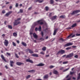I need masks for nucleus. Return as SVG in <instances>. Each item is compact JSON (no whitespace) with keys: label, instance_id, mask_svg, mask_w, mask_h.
I'll list each match as a JSON object with an SVG mask.
<instances>
[{"label":"nucleus","instance_id":"f257e3e1","mask_svg":"<svg viewBox=\"0 0 80 80\" xmlns=\"http://www.w3.org/2000/svg\"><path fill=\"white\" fill-rule=\"evenodd\" d=\"M38 24H40V25H42L43 24V19H41L40 20H39L38 22H35L33 24V25H34V26H36Z\"/></svg>","mask_w":80,"mask_h":80},{"label":"nucleus","instance_id":"f03ea898","mask_svg":"<svg viewBox=\"0 0 80 80\" xmlns=\"http://www.w3.org/2000/svg\"><path fill=\"white\" fill-rule=\"evenodd\" d=\"M73 56V53H72L67 55L66 58H71V57H72Z\"/></svg>","mask_w":80,"mask_h":80},{"label":"nucleus","instance_id":"7ed1b4c3","mask_svg":"<svg viewBox=\"0 0 80 80\" xmlns=\"http://www.w3.org/2000/svg\"><path fill=\"white\" fill-rule=\"evenodd\" d=\"M80 12V10H77L73 11L72 13H71V14L72 15H74V14H75V13H78Z\"/></svg>","mask_w":80,"mask_h":80},{"label":"nucleus","instance_id":"20e7f679","mask_svg":"<svg viewBox=\"0 0 80 80\" xmlns=\"http://www.w3.org/2000/svg\"><path fill=\"white\" fill-rule=\"evenodd\" d=\"M19 23H20V22H18L17 20H15V22H14V25L15 26V25H17L19 24Z\"/></svg>","mask_w":80,"mask_h":80},{"label":"nucleus","instance_id":"39448f33","mask_svg":"<svg viewBox=\"0 0 80 80\" xmlns=\"http://www.w3.org/2000/svg\"><path fill=\"white\" fill-rule=\"evenodd\" d=\"M4 45L5 46H6V47H7L8 46V40L5 39V42H4Z\"/></svg>","mask_w":80,"mask_h":80},{"label":"nucleus","instance_id":"423d86ee","mask_svg":"<svg viewBox=\"0 0 80 80\" xmlns=\"http://www.w3.org/2000/svg\"><path fill=\"white\" fill-rule=\"evenodd\" d=\"M35 30L36 31H39V32H40V31H41L42 30V28L41 27V26H39V27L38 28H36Z\"/></svg>","mask_w":80,"mask_h":80},{"label":"nucleus","instance_id":"0eeeda50","mask_svg":"<svg viewBox=\"0 0 80 80\" xmlns=\"http://www.w3.org/2000/svg\"><path fill=\"white\" fill-rule=\"evenodd\" d=\"M65 53V51L63 50H61L59 51L58 52V54L59 53H61V54H63Z\"/></svg>","mask_w":80,"mask_h":80},{"label":"nucleus","instance_id":"6e6552de","mask_svg":"<svg viewBox=\"0 0 80 80\" xmlns=\"http://www.w3.org/2000/svg\"><path fill=\"white\" fill-rule=\"evenodd\" d=\"M44 65L45 64H44L40 63L38 64H37L36 66H37V67H43V66H44Z\"/></svg>","mask_w":80,"mask_h":80},{"label":"nucleus","instance_id":"1a4fd4ad","mask_svg":"<svg viewBox=\"0 0 80 80\" xmlns=\"http://www.w3.org/2000/svg\"><path fill=\"white\" fill-rule=\"evenodd\" d=\"M16 64L17 65H18L19 66H20L21 65H24V63L19 62H17L16 63Z\"/></svg>","mask_w":80,"mask_h":80},{"label":"nucleus","instance_id":"9d476101","mask_svg":"<svg viewBox=\"0 0 80 80\" xmlns=\"http://www.w3.org/2000/svg\"><path fill=\"white\" fill-rule=\"evenodd\" d=\"M1 57L2 58V60H3L5 62H7L6 60H5V57L2 54L1 55Z\"/></svg>","mask_w":80,"mask_h":80},{"label":"nucleus","instance_id":"9b49d317","mask_svg":"<svg viewBox=\"0 0 80 80\" xmlns=\"http://www.w3.org/2000/svg\"><path fill=\"white\" fill-rule=\"evenodd\" d=\"M26 61L27 62H30V63H33V62L32 60L29 59H26Z\"/></svg>","mask_w":80,"mask_h":80},{"label":"nucleus","instance_id":"f8f14e48","mask_svg":"<svg viewBox=\"0 0 80 80\" xmlns=\"http://www.w3.org/2000/svg\"><path fill=\"white\" fill-rule=\"evenodd\" d=\"M33 37H34V38H35V39H37L38 38V36H37V35L35 33H33Z\"/></svg>","mask_w":80,"mask_h":80},{"label":"nucleus","instance_id":"ddd939ff","mask_svg":"<svg viewBox=\"0 0 80 80\" xmlns=\"http://www.w3.org/2000/svg\"><path fill=\"white\" fill-rule=\"evenodd\" d=\"M73 45V43L71 42H69L66 44V46L68 47V46H70V45Z\"/></svg>","mask_w":80,"mask_h":80},{"label":"nucleus","instance_id":"4468645a","mask_svg":"<svg viewBox=\"0 0 80 80\" xmlns=\"http://www.w3.org/2000/svg\"><path fill=\"white\" fill-rule=\"evenodd\" d=\"M56 18H57V16H54L52 17L51 18V19L52 20H55V19H56Z\"/></svg>","mask_w":80,"mask_h":80},{"label":"nucleus","instance_id":"2eb2a0df","mask_svg":"<svg viewBox=\"0 0 80 80\" xmlns=\"http://www.w3.org/2000/svg\"><path fill=\"white\" fill-rule=\"evenodd\" d=\"M32 57H38V54H33L32 55Z\"/></svg>","mask_w":80,"mask_h":80},{"label":"nucleus","instance_id":"dca6fc26","mask_svg":"<svg viewBox=\"0 0 80 80\" xmlns=\"http://www.w3.org/2000/svg\"><path fill=\"white\" fill-rule=\"evenodd\" d=\"M10 65L11 67H13V63H14V62L12 61H10Z\"/></svg>","mask_w":80,"mask_h":80},{"label":"nucleus","instance_id":"f3484780","mask_svg":"<svg viewBox=\"0 0 80 80\" xmlns=\"http://www.w3.org/2000/svg\"><path fill=\"white\" fill-rule=\"evenodd\" d=\"M58 29H56L54 31V33L53 34V35H56V33H57V31Z\"/></svg>","mask_w":80,"mask_h":80},{"label":"nucleus","instance_id":"a211bd4d","mask_svg":"<svg viewBox=\"0 0 80 80\" xmlns=\"http://www.w3.org/2000/svg\"><path fill=\"white\" fill-rule=\"evenodd\" d=\"M28 51H29V53H33V51H32V50L31 49H28Z\"/></svg>","mask_w":80,"mask_h":80},{"label":"nucleus","instance_id":"6ab92c4d","mask_svg":"<svg viewBox=\"0 0 80 80\" xmlns=\"http://www.w3.org/2000/svg\"><path fill=\"white\" fill-rule=\"evenodd\" d=\"M22 44L24 47H27V44H26L25 42H22Z\"/></svg>","mask_w":80,"mask_h":80},{"label":"nucleus","instance_id":"aec40b11","mask_svg":"<svg viewBox=\"0 0 80 80\" xmlns=\"http://www.w3.org/2000/svg\"><path fill=\"white\" fill-rule=\"evenodd\" d=\"M13 36L15 37H17V34L15 32L13 33Z\"/></svg>","mask_w":80,"mask_h":80},{"label":"nucleus","instance_id":"412c9836","mask_svg":"<svg viewBox=\"0 0 80 80\" xmlns=\"http://www.w3.org/2000/svg\"><path fill=\"white\" fill-rule=\"evenodd\" d=\"M37 2H38L39 3H42L43 2V0H37Z\"/></svg>","mask_w":80,"mask_h":80},{"label":"nucleus","instance_id":"4be33fe9","mask_svg":"<svg viewBox=\"0 0 80 80\" xmlns=\"http://www.w3.org/2000/svg\"><path fill=\"white\" fill-rule=\"evenodd\" d=\"M72 34H71L70 35L68 36L67 37V38H68V39H69V38H72Z\"/></svg>","mask_w":80,"mask_h":80},{"label":"nucleus","instance_id":"5701e85b","mask_svg":"<svg viewBox=\"0 0 80 80\" xmlns=\"http://www.w3.org/2000/svg\"><path fill=\"white\" fill-rule=\"evenodd\" d=\"M35 71L34 70H32L28 71V72H30V73H32V72H35Z\"/></svg>","mask_w":80,"mask_h":80},{"label":"nucleus","instance_id":"b1692460","mask_svg":"<svg viewBox=\"0 0 80 80\" xmlns=\"http://www.w3.org/2000/svg\"><path fill=\"white\" fill-rule=\"evenodd\" d=\"M77 26V24L76 23H75L72 25V26H71V27L72 28H74L75 27Z\"/></svg>","mask_w":80,"mask_h":80},{"label":"nucleus","instance_id":"393cba45","mask_svg":"<svg viewBox=\"0 0 80 80\" xmlns=\"http://www.w3.org/2000/svg\"><path fill=\"white\" fill-rule=\"evenodd\" d=\"M48 75H46L44 77V79H45L46 78H48Z\"/></svg>","mask_w":80,"mask_h":80},{"label":"nucleus","instance_id":"a878e982","mask_svg":"<svg viewBox=\"0 0 80 80\" xmlns=\"http://www.w3.org/2000/svg\"><path fill=\"white\" fill-rule=\"evenodd\" d=\"M60 18H65V16L64 15H62L60 17Z\"/></svg>","mask_w":80,"mask_h":80},{"label":"nucleus","instance_id":"bb28decb","mask_svg":"<svg viewBox=\"0 0 80 80\" xmlns=\"http://www.w3.org/2000/svg\"><path fill=\"white\" fill-rule=\"evenodd\" d=\"M53 73H54V74H57V73H58V72L57 71V70H55V71H54V72H53Z\"/></svg>","mask_w":80,"mask_h":80},{"label":"nucleus","instance_id":"cd10ccee","mask_svg":"<svg viewBox=\"0 0 80 80\" xmlns=\"http://www.w3.org/2000/svg\"><path fill=\"white\" fill-rule=\"evenodd\" d=\"M42 50L43 51H45V50H46V47H44L42 48Z\"/></svg>","mask_w":80,"mask_h":80},{"label":"nucleus","instance_id":"c85d7f7f","mask_svg":"<svg viewBox=\"0 0 80 80\" xmlns=\"http://www.w3.org/2000/svg\"><path fill=\"white\" fill-rule=\"evenodd\" d=\"M8 28L9 29H12V27L11 25H8Z\"/></svg>","mask_w":80,"mask_h":80},{"label":"nucleus","instance_id":"c756f323","mask_svg":"<svg viewBox=\"0 0 80 80\" xmlns=\"http://www.w3.org/2000/svg\"><path fill=\"white\" fill-rule=\"evenodd\" d=\"M12 45L14 46V47H16V43H15L14 42H12Z\"/></svg>","mask_w":80,"mask_h":80},{"label":"nucleus","instance_id":"7c9ffc66","mask_svg":"<svg viewBox=\"0 0 80 80\" xmlns=\"http://www.w3.org/2000/svg\"><path fill=\"white\" fill-rule=\"evenodd\" d=\"M71 47H69L66 48V50H70L71 49Z\"/></svg>","mask_w":80,"mask_h":80},{"label":"nucleus","instance_id":"2f4dec72","mask_svg":"<svg viewBox=\"0 0 80 80\" xmlns=\"http://www.w3.org/2000/svg\"><path fill=\"white\" fill-rule=\"evenodd\" d=\"M80 79V73L78 74V77L77 80H79Z\"/></svg>","mask_w":80,"mask_h":80},{"label":"nucleus","instance_id":"473e14b6","mask_svg":"<svg viewBox=\"0 0 80 80\" xmlns=\"http://www.w3.org/2000/svg\"><path fill=\"white\" fill-rule=\"evenodd\" d=\"M45 9L46 11H48V7L46 6L45 7Z\"/></svg>","mask_w":80,"mask_h":80},{"label":"nucleus","instance_id":"72a5a7b5","mask_svg":"<svg viewBox=\"0 0 80 80\" xmlns=\"http://www.w3.org/2000/svg\"><path fill=\"white\" fill-rule=\"evenodd\" d=\"M69 69H70V68H69L65 69V70H64L63 71V72H66L67 71H68V70H69Z\"/></svg>","mask_w":80,"mask_h":80},{"label":"nucleus","instance_id":"f704fd0d","mask_svg":"<svg viewBox=\"0 0 80 80\" xmlns=\"http://www.w3.org/2000/svg\"><path fill=\"white\" fill-rule=\"evenodd\" d=\"M68 63V61L64 62H63V64H67Z\"/></svg>","mask_w":80,"mask_h":80},{"label":"nucleus","instance_id":"c9c22d12","mask_svg":"<svg viewBox=\"0 0 80 80\" xmlns=\"http://www.w3.org/2000/svg\"><path fill=\"white\" fill-rule=\"evenodd\" d=\"M50 2H51V4H53L54 2L53 0H51Z\"/></svg>","mask_w":80,"mask_h":80},{"label":"nucleus","instance_id":"e433bc0d","mask_svg":"<svg viewBox=\"0 0 80 80\" xmlns=\"http://www.w3.org/2000/svg\"><path fill=\"white\" fill-rule=\"evenodd\" d=\"M73 73H75V72H70V75H72Z\"/></svg>","mask_w":80,"mask_h":80},{"label":"nucleus","instance_id":"4c0bfd02","mask_svg":"<svg viewBox=\"0 0 80 80\" xmlns=\"http://www.w3.org/2000/svg\"><path fill=\"white\" fill-rule=\"evenodd\" d=\"M30 77V75H28L27 77H26V79H28V78H29Z\"/></svg>","mask_w":80,"mask_h":80},{"label":"nucleus","instance_id":"58836bf2","mask_svg":"<svg viewBox=\"0 0 80 80\" xmlns=\"http://www.w3.org/2000/svg\"><path fill=\"white\" fill-rule=\"evenodd\" d=\"M15 56L16 58H18L19 57L18 56V55H17V54L16 53L15 54Z\"/></svg>","mask_w":80,"mask_h":80},{"label":"nucleus","instance_id":"ea45409f","mask_svg":"<svg viewBox=\"0 0 80 80\" xmlns=\"http://www.w3.org/2000/svg\"><path fill=\"white\" fill-rule=\"evenodd\" d=\"M53 67H54V66H52V65H51L49 67V68H53Z\"/></svg>","mask_w":80,"mask_h":80},{"label":"nucleus","instance_id":"a19ab883","mask_svg":"<svg viewBox=\"0 0 80 80\" xmlns=\"http://www.w3.org/2000/svg\"><path fill=\"white\" fill-rule=\"evenodd\" d=\"M78 55H75V56H74V58H78Z\"/></svg>","mask_w":80,"mask_h":80},{"label":"nucleus","instance_id":"79ce46f5","mask_svg":"<svg viewBox=\"0 0 80 80\" xmlns=\"http://www.w3.org/2000/svg\"><path fill=\"white\" fill-rule=\"evenodd\" d=\"M40 53L41 54H42V55H44V54H45V53L44 52H43V51H42L41 52H40Z\"/></svg>","mask_w":80,"mask_h":80},{"label":"nucleus","instance_id":"37998d69","mask_svg":"<svg viewBox=\"0 0 80 80\" xmlns=\"http://www.w3.org/2000/svg\"><path fill=\"white\" fill-rule=\"evenodd\" d=\"M20 13H23V10L22 9H20Z\"/></svg>","mask_w":80,"mask_h":80},{"label":"nucleus","instance_id":"c03bdc74","mask_svg":"<svg viewBox=\"0 0 80 80\" xmlns=\"http://www.w3.org/2000/svg\"><path fill=\"white\" fill-rule=\"evenodd\" d=\"M59 40H61V41H62V42H63V41H64V40H63V38H61L59 39Z\"/></svg>","mask_w":80,"mask_h":80},{"label":"nucleus","instance_id":"a18cd8bd","mask_svg":"<svg viewBox=\"0 0 80 80\" xmlns=\"http://www.w3.org/2000/svg\"><path fill=\"white\" fill-rule=\"evenodd\" d=\"M12 13V11H10L9 12H8V13L9 15H10V14H11V13Z\"/></svg>","mask_w":80,"mask_h":80},{"label":"nucleus","instance_id":"49530a36","mask_svg":"<svg viewBox=\"0 0 80 80\" xmlns=\"http://www.w3.org/2000/svg\"><path fill=\"white\" fill-rule=\"evenodd\" d=\"M41 34L42 37H43V32H42V31L41 32Z\"/></svg>","mask_w":80,"mask_h":80},{"label":"nucleus","instance_id":"de8ad7c7","mask_svg":"<svg viewBox=\"0 0 80 80\" xmlns=\"http://www.w3.org/2000/svg\"><path fill=\"white\" fill-rule=\"evenodd\" d=\"M76 36H80V33H76Z\"/></svg>","mask_w":80,"mask_h":80},{"label":"nucleus","instance_id":"09e8293b","mask_svg":"<svg viewBox=\"0 0 80 80\" xmlns=\"http://www.w3.org/2000/svg\"><path fill=\"white\" fill-rule=\"evenodd\" d=\"M18 3H16V7H18Z\"/></svg>","mask_w":80,"mask_h":80},{"label":"nucleus","instance_id":"8fccbe9b","mask_svg":"<svg viewBox=\"0 0 80 80\" xmlns=\"http://www.w3.org/2000/svg\"><path fill=\"white\" fill-rule=\"evenodd\" d=\"M71 28L70 27H68L66 28L67 30H70Z\"/></svg>","mask_w":80,"mask_h":80},{"label":"nucleus","instance_id":"3c124183","mask_svg":"<svg viewBox=\"0 0 80 80\" xmlns=\"http://www.w3.org/2000/svg\"><path fill=\"white\" fill-rule=\"evenodd\" d=\"M10 15V14L8 12L6 14V16H8Z\"/></svg>","mask_w":80,"mask_h":80},{"label":"nucleus","instance_id":"603ef678","mask_svg":"<svg viewBox=\"0 0 80 80\" xmlns=\"http://www.w3.org/2000/svg\"><path fill=\"white\" fill-rule=\"evenodd\" d=\"M21 20V18H18L17 19V20H17V21H19V20Z\"/></svg>","mask_w":80,"mask_h":80},{"label":"nucleus","instance_id":"864d4df0","mask_svg":"<svg viewBox=\"0 0 80 80\" xmlns=\"http://www.w3.org/2000/svg\"><path fill=\"white\" fill-rule=\"evenodd\" d=\"M2 13H5V10H3L2 12Z\"/></svg>","mask_w":80,"mask_h":80},{"label":"nucleus","instance_id":"5fc2aeb1","mask_svg":"<svg viewBox=\"0 0 80 80\" xmlns=\"http://www.w3.org/2000/svg\"><path fill=\"white\" fill-rule=\"evenodd\" d=\"M7 54L8 55L10 56V54L8 52H7Z\"/></svg>","mask_w":80,"mask_h":80},{"label":"nucleus","instance_id":"6e6d98bb","mask_svg":"<svg viewBox=\"0 0 80 80\" xmlns=\"http://www.w3.org/2000/svg\"><path fill=\"white\" fill-rule=\"evenodd\" d=\"M29 10H32V7H30L28 8Z\"/></svg>","mask_w":80,"mask_h":80},{"label":"nucleus","instance_id":"4d7b16f0","mask_svg":"<svg viewBox=\"0 0 80 80\" xmlns=\"http://www.w3.org/2000/svg\"><path fill=\"white\" fill-rule=\"evenodd\" d=\"M75 37V34H74L71 37L72 38H73V37Z\"/></svg>","mask_w":80,"mask_h":80},{"label":"nucleus","instance_id":"13d9d810","mask_svg":"<svg viewBox=\"0 0 80 80\" xmlns=\"http://www.w3.org/2000/svg\"><path fill=\"white\" fill-rule=\"evenodd\" d=\"M72 48H76V47H76V46H72Z\"/></svg>","mask_w":80,"mask_h":80},{"label":"nucleus","instance_id":"bf43d9fd","mask_svg":"<svg viewBox=\"0 0 80 80\" xmlns=\"http://www.w3.org/2000/svg\"><path fill=\"white\" fill-rule=\"evenodd\" d=\"M21 53H22V54H24V53H23V52H22V51H20V52Z\"/></svg>","mask_w":80,"mask_h":80},{"label":"nucleus","instance_id":"052dcab7","mask_svg":"<svg viewBox=\"0 0 80 80\" xmlns=\"http://www.w3.org/2000/svg\"><path fill=\"white\" fill-rule=\"evenodd\" d=\"M49 55H46V57H49Z\"/></svg>","mask_w":80,"mask_h":80},{"label":"nucleus","instance_id":"680f3d73","mask_svg":"<svg viewBox=\"0 0 80 80\" xmlns=\"http://www.w3.org/2000/svg\"><path fill=\"white\" fill-rule=\"evenodd\" d=\"M5 36V34H3L2 35V37H4Z\"/></svg>","mask_w":80,"mask_h":80},{"label":"nucleus","instance_id":"e2e57ef3","mask_svg":"<svg viewBox=\"0 0 80 80\" xmlns=\"http://www.w3.org/2000/svg\"><path fill=\"white\" fill-rule=\"evenodd\" d=\"M48 36H47L46 38H45V39H48Z\"/></svg>","mask_w":80,"mask_h":80},{"label":"nucleus","instance_id":"0e129e2a","mask_svg":"<svg viewBox=\"0 0 80 80\" xmlns=\"http://www.w3.org/2000/svg\"><path fill=\"white\" fill-rule=\"evenodd\" d=\"M5 68H6V69H8V67H7V66H5Z\"/></svg>","mask_w":80,"mask_h":80},{"label":"nucleus","instance_id":"69168bd1","mask_svg":"<svg viewBox=\"0 0 80 80\" xmlns=\"http://www.w3.org/2000/svg\"><path fill=\"white\" fill-rule=\"evenodd\" d=\"M17 42L18 43H20V42L18 40L17 41Z\"/></svg>","mask_w":80,"mask_h":80},{"label":"nucleus","instance_id":"338daca9","mask_svg":"<svg viewBox=\"0 0 80 80\" xmlns=\"http://www.w3.org/2000/svg\"><path fill=\"white\" fill-rule=\"evenodd\" d=\"M9 8H10V9H11V8H12V6H10L9 7Z\"/></svg>","mask_w":80,"mask_h":80},{"label":"nucleus","instance_id":"774afa93","mask_svg":"<svg viewBox=\"0 0 80 80\" xmlns=\"http://www.w3.org/2000/svg\"><path fill=\"white\" fill-rule=\"evenodd\" d=\"M66 55H63L62 56V57H63V58L64 57H66Z\"/></svg>","mask_w":80,"mask_h":80}]
</instances>
